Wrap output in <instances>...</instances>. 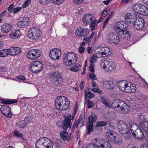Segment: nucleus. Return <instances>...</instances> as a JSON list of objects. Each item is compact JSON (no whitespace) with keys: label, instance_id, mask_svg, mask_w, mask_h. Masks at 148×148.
<instances>
[{"label":"nucleus","instance_id":"f257e3e1","mask_svg":"<svg viewBox=\"0 0 148 148\" xmlns=\"http://www.w3.org/2000/svg\"><path fill=\"white\" fill-rule=\"evenodd\" d=\"M69 103L68 99L64 96L58 97L55 102L56 107L60 111L67 110L69 108Z\"/></svg>","mask_w":148,"mask_h":148},{"label":"nucleus","instance_id":"f03ea898","mask_svg":"<svg viewBox=\"0 0 148 148\" xmlns=\"http://www.w3.org/2000/svg\"><path fill=\"white\" fill-rule=\"evenodd\" d=\"M53 145V142L46 137L40 138L35 143L36 148H52Z\"/></svg>","mask_w":148,"mask_h":148},{"label":"nucleus","instance_id":"7ed1b4c3","mask_svg":"<svg viewBox=\"0 0 148 148\" xmlns=\"http://www.w3.org/2000/svg\"><path fill=\"white\" fill-rule=\"evenodd\" d=\"M76 55L72 52H68L63 56L64 64L68 66H71L77 60Z\"/></svg>","mask_w":148,"mask_h":148},{"label":"nucleus","instance_id":"20e7f679","mask_svg":"<svg viewBox=\"0 0 148 148\" xmlns=\"http://www.w3.org/2000/svg\"><path fill=\"white\" fill-rule=\"evenodd\" d=\"M106 137L108 140L115 144L119 145L122 143V138L119 134L114 133L112 130L108 131L106 134Z\"/></svg>","mask_w":148,"mask_h":148},{"label":"nucleus","instance_id":"39448f33","mask_svg":"<svg viewBox=\"0 0 148 148\" xmlns=\"http://www.w3.org/2000/svg\"><path fill=\"white\" fill-rule=\"evenodd\" d=\"M101 66L108 72H111L116 69V66L114 62L109 58H107L104 60L101 61Z\"/></svg>","mask_w":148,"mask_h":148},{"label":"nucleus","instance_id":"423d86ee","mask_svg":"<svg viewBox=\"0 0 148 148\" xmlns=\"http://www.w3.org/2000/svg\"><path fill=\"white\" fill-rule=\"evenodd\" d=\"M130 127L132 134L133 132H135V130L140 129V128H142L147 133H148V121L140 122L139 123L138 125L135 122H133L131 123V125L130 124Z\"/></svg>","mask_w":148,"mask_h":148},{"label":"nucleus","instance_id":"0eeeda50","mask_svg":"<svg viewBox=\"0 0 148 148\" xmlns=\"http://www.w3.org/2000/svg\"><path fill=\"white\" fill-rule=\"evenodd\" d=\"M49 77L50 82L54 85L57 86L63 83V78L58 73L53 72L50 74Z\"/></svg>","mask_w":148,"mask_h":148},{"label":"nucleus","instance_id":"6e6552de","mask_svg":"<svg viewBox=\"0 0 148 148\" xmlns=\"http://www.w3.org/2000/svg\"><path fill=\"white\" fill-rule=\"evenodd\" d=\"M43 68V64L40 62L37 61H34L32 62L29 67L30 71L33 73L41 71Z\"/></svg>","mask_w":148,"mask_h":148},{"label":"nucleus","instance_id":"1a4fd4ad","mask_svg":"<svg viewBox=\"0 0 148 148\" xmlns=\"http://www.w3.org/2000/svg\"><path fill=\"white\" fill-rule=\"evenodd\" d=\"M40 30L37 27L30 28L28 32V36L33 40H36L40 37L41 35Z\"/></svg>","mask_w":148,"mask_h":148},{"label":"nucleus","instance_id":"9d476101","mask_svg":"<svg viewBox=\"0 0 148 148\" xmlns=\"http://www.w3.org/2000/svg\"><path fill=\"white\" fill-rule=\"evenodd\" d=\"M133 8L136 12L141 15L147 16L148 14V9L145 5L135 4Z\"/></svg>","mask_w":148,"mask_h":148},{"label":"nucleus","instance_id":"9b49d317","mask_svg":"<svg viewBox=\"0 0 148 148\" xmlns=\"http://www.w3.org/2000/svg\"><path fill=\"white\" fill-rule=\"evenodd\" d=\"M94 143L96 145L101 148H112L111 144L109 142L105 140H100L95 138Z\"/></svg>","mask_w":148,"mask_h":148},{"label":"nucleus","instance_id":"f8f14e48","mask_svg":"<svg viewBox=\"0 0 148 148\" xmlns=\"http://www.w3.org/2000/svg\"><path fill=\"white\" fill-rule=\"evenodd\" d=\"M125 102L121 100L115 99L111 105L112 107L117 112L120 113Z\"/></svg>","mask_w":148,"mask_h":148},{"label":"nucleus","instance_id":"ddd939ff","mask_svg":"<svg viewBox=\"0 0 148 148\" xmlns=\"http://www.w3.org/2000/svg\"><path fill=\"white\" fill-rule=\"evenodd\" d=\"M40 55V51L35 49H32L28 51L27 53V56L29 59L32 60L38 58Z\"/></svg>","mask_w":148,"mask_h":148},{"label":"nucleus","instance_id":"4468645a","mask_svg":"<svg viewBox=\"0 0 148 148\" xmlns=\"http://www.w3.org/2000/svg\"><path fill=\"white\" fill-rule=\"evenodd\" d=\"M117 128L120 134H123L125 131L129 130V127L127 124L124 121L119 120L117 122Z\"/></svg>","mask_w":148,"mask_h":148},{"label":"nucleus","instance_id":"2eb2a0df","mask_svg":"<svg viewBox=\"0 0 148 148\" xmlns=\"http://www.w3.org/2000/svg\"><path fill=\"white\" fill-rule=\"evenodd\" d=\"M136 20L134 21L132 24L134 28L137 29H143L144 27L145 21L142 18L137 16Z\"/></svg>","mask_w":148,"mask_h":148},{"label":"nucleus","instance_id":"dca6fc26","mask_svg":"<svg viewBox=\"0 0 148 148\" xmlns=\"http://www.w3.org/2000/svg\"><path fill=\"white\" fill-rule=\"evenodd\" d=\"M61 56V51L58 49H53L50 51L49 53V56L52 60H58Z\"/></svg>","mask_w":148,"mask_h":148},{"label":"nucleus","instance_id":"f3484780","mask_svg":"<svg viewBox=\"0 0 148 148\" xmlns=\"http://www.w3.org/2000/svg\"><path fill=\"white\" fill-rule=\"evenodd\" d=\"M108 40L110 43L118 44L119 43L120 40L117 34L115 33H111L108 35Z\"/></svg>","mask_w":148,"mask_h":148},{"label":"nucleus","instance_id":"a211bd4d","mask_svg":"<svg viewBox=\"0 0 148 148\" xmlns=\"http://www.w3.org/2000/svg\"><path fill=\"white\" fill-rule=\"evenodd\" d=\"M75 32L76 36L82 37L88 35L89 31L87 28H85L83 27H80L77 28Z\"/></svg>","mask_w":148,"mask_h":148},{"label":"nucleus","instance_id":"6ab92c4d","mask_svg":"<svg viewBox=\"0 0 148 148\" xmlns=\"http://www.w3.org/2000/svg\"><path fill=\"white\" fill-rule=\"evenodd\" d=\"M29 20L28 18H20L17 22V25L19 28L27 27Z\"/></svg>","mask_w":148,"mask_h":148},{"label":"nucleus","instance_id":"aec40b11","mask_svg":"<svg viewBox=\"0 0 148 148\" xmlns=\"http://www.w3.org/2000/svg\"><path fill=\"white\" fill-rule=\"evenodd\" d=\"M1 113L5 116L10 118L12 115V113L11 111L10 108L8 106H3L1 108Z\"/></svg>","mask_w":148,"mask_h":148},{"label":"nucleus","instance_id":"412c9836","mask_svg":"<svg viewBox=\"0 0 148 148\" xmlns=\"http://www.w3.org/2000/svg\"><path fill=\"white\" fill-rule=\"evenodd\" d=\"M132 135L135 138L140 141L143 140L145 138L143 132L140 129L135 130V132H133Z\"/></svg>","mask_w":148,"mask_h":148},{"label":"nucleus","instance_id":"4be33fe9","mask_svg":"<svg viewBox=\"0 0 148 148\" xmlns=\"http://www.w3.org/2000/svg\"><path fill=\"white\" fill-rule=\"evenodd\" d=\"M94 17L91 14H85L82 18V22L85 25L90 24V23L94 19Z\"/></svg>","mask_w":148,"mask_h":148},{"label":"nucleus","instance_id":"5701e85b","mask_svg":"<svg viewBox=\"0 0 148 148\" xmlns=\"http://www.w3.org/2000/svg\"><path fill=\"white\" fill-rule=\"evenodd\" d=\"M137 16L136 15L132 16L130 13H127L125 15V21L128 23L132 25L134 21L136 20Z\"/></svg>","mask_w":148,"mask_h":148},{"label":"nucleus","instance_id":"b1692460","mask_svg":"<svg viewBox=\"0 0 148 148\" xmlns=\"http://www.w3.org/2000/svg\"><path fill=\"white\" fill-rule=\"evenodd\" d=\"M99 49L101 50L100 52L101 56L103 57L108 56L111 54V49L107 47H100Z\"/></svg>","mask_w":148,"mask_h":148},{"label":"nucleus","instance_id":"393cba45","mask_svg":"<svg viewBox=\"0 0 148 148\" xmlns=\"http://www.w3.org/2000/svg\"><path fill=\"white\" fill-rule=\"evenodd\" d=\"M128 84L125 80H122L118 82L117 83V86L119 89L125 92L127 88Z\"/></svg>","mask_w":148,"mask_h":148},{"label":"nucleus","instance_id":"a878e982","mask_svg":"<svg viewBox=\"0 0 148 148\" xmlns=\"http://www.w3.org/2000/svg\"><path fill=\"white\" fill-rule=\"evenodd\" d=\"M61 126L63 129L66 130L68 128H71L72 125V122L69 119H65L62 123Z\"/></svg>","mask_w":148,"mask_h":148},{"label":"nucleus","instance_id":"bb28decb","mask_svg":"<svg viewBox=\"0 0 148 148\" xmlns=\"http://www.w3.org/2000/svg\"><path fill=\"white\" fill-rule=\"evenodd\" d=\"M12 25L8 23H4L1 26L2 32L4 33H8L11 30Z\"/></svg>","mask_w":148,"mask_h":148},{"label":"nucleus","instance_id":"cd10ccee","mask_svg":"<svg viewBox=\"0 0 148 148\" xmlns=\"http://www.w3.org/2000/svg\"><path fill=\"white\" fill-rule=\"evenodd\" d=\"M10 55L14 56L18 55L21 52V48L18 47H14L10 48Z\"/></svg>","mask_w":148,"mask_h":148},{"label":"nucleus","instance_id":"c85d7f7f","mask_svg":"<svg viewBox=\"0 0 148 148\" xmlns=\"http://www.w3.org/2000/svg\"><path fill=\"white\" fill-rule=\"evenodd\" d=\"M21 34L19 30H15L10 32L9 36L11 38L14 39L19 38Z\"/></svg>","mask_w":148,"mask_h":148},{"label":"nucleus","instance_id":"c756f323","mask_svg":"<svg viewBox=\"0 0 148 148\" xmlns=\"http://www.w3.org/2000/svg\"><path fill=\"white\" fill-rule=\"evenodd\" d=\"M121 38L128 39L130 37V35L129 32L127 30H122L119 33V35Z\"/></svg>","mask_w":148,"mask_h":148},{"label":"nucleus","instance_id":"7c9ffc66","mask_svg":"<svg viewBox=\"0 0 148 148\" xmlns=\"http://www.w3.org/2000/svg\"><path fill=\"white\" fill-rule=\"evenodd\" d=\"M29 119L28 117H26L24 120H21L17 123V125L20 128H23L25 127L28 122H29Z\"/></svg>","mask_w":148,"mask_h":148},{"label":"nucleus","instance_id":"2f4dec72","mask_svg":"<svg viewBox=\"0 0 148 148\" xmlns=\"http://www.w3.org/2000/svg\"><path fill=\"white\" fill-rule=\"evenodd\" d=\"M126 89V90L125 91V92H134L135 91L136 88L134 84H130V86H128V85Z\"/></svg>","mask_w":148,"mask_h":148},{"label":"nucleus","instance_id":"473e14b6","mask_svg":"<svg viewBox=\"0 0 148 148\" xmlns=\"http://www.w3.org/2000/svg\"><path fill=\"white\" fill-rule=\"evenodd\" d=\"M97 119V117L93 113H92L91 115L88 117V120L89 124L93 125V123L95 122Z\"/></svg>","mask_w":148,"mask_h":148},{"label":"nucleus","instance_id":"72a5a7b5","mask_svg":"<svg viewBox=\"0 0 148 148\" xmlns=\"http://www.w3.org/2000/svg\"><path fill=\"white\" fill-rule=\"evenodd\" d=\"M123 105L120 113L125 114L128 113L130 111L129 106L125 102Z\"/></svg>","mask_w":148,"mask_h":148},{"label":"nucleus","instance_id":"f704fd0d","mask_svg":"<svg viewBox=\"0 0 148 148\" xmlns=\"http://www.w3.org/2000/svg\"><path fill=\"white\" fill-rule=\"evenodd\" d=\"M120 134L124 138L127 140L130 139L131 136V134L130 133V131L129 130L125 131V132H124L123 134Z\"/></svg>","mask_w":148,"mask_h":148},{"label":"nucleus","instance_id":"c9c22d12","mask_svg":"<svg viewBox=\"0 0 148 148\" xmlns=\"http://www.w3.org/2000/svg\"><path fill=\"white\" fill-rule=\"evenodd\" d=\"M1 101L3 103L6 104L16 103L18 102L17 100L15 99H7L6 100L2 99L1 100Z\"/></svg>","mask_w":148,"mask_h":148},{"label":"nucleus","instance_id":"e433bc0d","mask_svg":"<svg viewBox=\"0 0 148 148\" xmlns=\"http://www.w3.org/2000/svg\"><path fill=\"white\" fill-rule=\"evenodd\" d=\"M68 133L66 131H63L60 133V137L64 140H67Z\"/></svg>","mask_w":148,"mask_h":148},{"label":"nucleus","instance_id":"4c0bfd02","mask_svg":"<svg viewBox=\"0 0 148 148\" xmlns=\"http://www.w3.org/2000/svg\"><path fill=\"white\" fill-rule=\"evenodd\" d=\"M110 125L109 122H106L105 121H100L97 123L96 127L106 126L107 125Z\"/></svg>","mask_w":148,"mask_h":148},{"label":"nucleus","instance_id":"58836bf2","mask_svg":"<svg viewBox=\"0 0 148 148\" xmlns=\"http://www.w3.org/2000/svg\"><path fill=\"white\" fill-rule=\"evenodd\" d=\"M101 101L106 106L110 107L108 103V101L107 99L104 97H101Z\"/></svg>","mask_w":148,"mask_h":148},{"label":"nucleus","instance_id":"ea45409f","mask_svg":"<svg viewBox=\"0 0 148 148\" xmlns=\"http://www.w3.org/2000/svg\"><path fill=\"white\" fill-rule=\"evenodd\" d=\"M90 27L91 29V31H93L95 27L97 24V22L96 19H93V20L90 22Z\"/></svg>","mask_w":148,"mask_h":148},{"label":"nucleus","instance_id":"a19ab883","mask_svg":"<svg viewBox=\"0 0 148 148\" xmlns=\"http://www.w3.org/2000/svg\"><path fill=\"white\" fill-rule=\"evenodd\" d=\"M80 123V122H79V121H78L77 120L75 121H74V123L71 128V131L73 132H74L75 129L77 128L79 126L78 124Z\"/></svg>","mask_w":148,"mask_h":148},{"label":"nucleus","instance_id":"79ce46f5","mask_svg":"<svg viewBox=\"0 0 148 148\" xmlns=\"http://www.w3.org/2000/svg\"><path fill=\"white\" fill-rule=\"evenodd\" d=\"M93 128V125L89 124V125L88 126L86 127L87 131L86 134L88 135L92 131Z\"/></svg>","mask_w":148,"mask_h":148},{"label":"nucleus","instance_id":"37998d69","mask_svg":"<svg viewBox=\"0 0 148 148\" xmlns=\"http://www.w3.org/2000/svg\"><path fill=\"white\" fill-rule=\"evenodd\" d=\"M114 88V83L112 81H110L109 84L106 86V88L108 89L113 90Z\"/></svg>","mask_w":148,"mask_h":148},{"label":"nucleus","instance_id":"c03bdc74","mask_svg":"<svg viewBox=\"0 0 148 148\" xmlns=\"http://www.w3.org/2000/svg\"><path fill=\"white\" fill-rule=\"evenodd\" d=\"M85 114L84 113H81L79 118V120L77 121H79L80 123V121L84 123L85 121Z\"/></svg>","mask_w":148,"mask_h":148},{"label":"nucleus","instance_id":"a18cd8bd","mask_svg":"<svg viewBox=\"0 0 148 148\" xmlns=\"http://www.w3.org/2000/svg\"><path fill=\"white\" fill-rule=\"evenodd\" d=\"M94 38H95L94 39V40L93 41H94L93 42L94 43L96 41V34H95V32H93L92 33L90 36L89 37L88 36V38L89 39V40H90V41L91 42V40Z\"/></svg>","mask_w":148,"mask_h":148},{"label":"nucleus","instance_id":"49530a36","mask_svg":"<svg viewBox=\"0 0 148 148\" xmlns=\"http://www.w3.org/2000/svg\"><path fill=\"white\" fill-rule=\"evenodd\" d=\"M95 95L91 92H86L85 96L88 98L91 99L92 98L94 97Z\"/></svg>","mask_w":148,"mask_h":148},{"label":"nucleus","instance_id":"de8ad7c7","mask_svg":"<svg viewBox=\"0 0 148 148\" xmlns=\"http://www.w3.org/2000/svg\"><path fill=\"white\" fill-rule=\"evenodd\" d=\"M14 135L17 137L23 139V135L21 133H20L18 130H14Z\"/></svg>","mask_w":148,"mask_h":148},{"label":"nucleus","instance_id":"09e8293b","mask_svg":"<svg viewBox=\"0 0 148 148\" xmlns=\"http://www.w3.org/2000/svg\"><path fill=\"white\" fill-rule=\"evenodd\" d=\"M97 57L95 54H94L90 58V61L91 62V63L93 64L96 62V60Z\"/></svg>","mask_w":148,"mask_h":148},{"label":"nucleus","instance_id":"8fccbe9b","mask_svg":"<svg viewBox=\"0 0 148 148\" xmlns=\"http://www.w3.org/2000/svg\"><path fill=\"white\" fill-rule=\"evenodd\" d=\"M93 143L89 144L86 146V148H100L96 145V144L94 143V140H93Z\"/></svg>","mask_w":148,"mask_h":148},{"label":"nucleus","instance_id":"3c124183","mask_svg":"<svg viewBox=\"0 0 148 148\" xmlns=\"http://www.w3.org/2000/svg\"><path fill=\"white\" fill-rule=\"evenodd\" d=\"M89 78L92 80V81L95 80L97 79V77L96 75L93 73H90L89 74Z\"/></svg>","mask_w":148,"mask_h":148},{"label":"nucleus","instance_id":"603ef678","mask_svg":"<svg viewBox=\"0 0 148 148\" xmlns=\"http://www.w3.org/2000/svg\"><path fill=\"white\" fill-rule=\"evenodd\" d=\"M16 78L18 80L23 81H25L26 79L25 77L22 75H20L19 76H17L16 77Z\"/></svg>","mask_w":148,"mask_h":148},{"label":"nucleus","instance_id":"864d4df0","mask_svg":"<svg viewBox=\"0 0 148 148\" xmlns=\"http://www.w3.org/2000/svg\"><path fill=\"white\" fill-rule=\"evenodd\" d=\"M31 0H25L22 5L23 8H25L27 7L31 3Z\"/></svg>","mask_w":148,"mask_h":148},{"label":"nucleus","instance_id":"5fc2aeb1","mask_svg":"<svg viewBox=\"0 0 148 148\" xmlns=\"http://www.w3.org/2000/svg\"><path fill=\"white\" fill-rule=\"evenodd\" d=\"M53 3L55 5H60L64 1V0H52Z\"/></svg>","mask_w":148,"mask_h":148},{"label":"nucleus","instance_id":"6e6d98bb","mask_svg":"<svg viewBox=\"0 0 148 148\" xmlns=\"http://www.w3.org/2000/svg\"><path fill=\"white\" fill-rule=\"evenodd\" d=\"M3 51L5 57H6L9 54L10 55V48L7 49H3Z\"/></svg>","mask_w":148,"mask_h":148},{"label":"nucleus","instance_id":"4d7b16f0","mask_svg":"<svg viewBox=\"0 0 148 148\" xmlns=\"http://www.w3.org/2000/svg\"><path fill=\"white\" fill-rule=\"evenodd\" d=\"M125 24V22L124 21H121L118 22L117 23V25L122 30L123 24Z\"/></svg>","mask_w":148,"mask_h":148},{"label":"nucleus","instance_id":"13d9d810","mask_svg":"<svg viewBox=\"0 0 148 148\" xmlns=\"http://www.w3.org/2000/svg\"><path fill=\"white\" fill-rule=\"evenodd\" d=\"M114 30L117 33H118L119 35V33L120 32H121V31H122L121 29L120 28L119 26L117 25V24L116 26L114 27Z\"/></svg>","mask_w":148,"mask_h":148},{"label":"nucleus","instance_id":"bf43d9fd","mask_svg":"<svg viewBox=\"0 0 148 148\" xmlns=\"http://www.w3.org/2000/svg\"><path fill=\"white\" fill-rule=\"evenodd\" d=\"M94 64L91 63L89 67V70L90 71L94 73L95 71V70L94 68Z\"/></svg>","mask_w":148,"mask_h":148},{"label":"nucleus","instance_id":"052dcab7","mask_svg":"<svg viewBox=\"0 0 148 148\" xmlns=\"http://www.w3.org/2000/svg\"><path fill=\"white\" fill-rule=\"evenodd\" d=\"M88 106L89 108H92L93 106L92 102L89 99L88 100Z\"/></svg>","mask_w":148,"mask_h":148},{"label":"nucleus","instance_id":"680f3d73","mask_svg":"<svg viewBox=\"0 0 148 148\" xmlns=\"http://www.w3.org/2000/svg\"><path fill=\"white\" fill-rule=\"evenodd\" d=\"M14 7V5L12 4L10 5L8 8V11L9 12V13H10L13 12V8Z\"/></svg>","mask_w":148,"mask_h":148},{"label":"nucleus","instance_id":"e2e57ef3","mask_svg":"<svg viewBox=\"0 0 148 148\" xmlns=\"http://www.w3.org/2000/svg\"><path fill=\"white\" fill-rule=\"evenodd\" d=\"M109 19L108 18H106L103 22V29H104L106 27V25L108 23Z\"/></svg>","mask_w":148,"mask_h":148},{"label":"nucleus","instance_id":"0e129e2a","mask_svg":"<svg viewBox=\"0 0 148 148\" xmlns=\"http://www.w3.org/2000/svg\"><path fill=\"white\" fill-rule=\"evenodd\" d=\"M85 49L84 47L81 46L79 47L78 50L80 53H82L84 52Z\"/></svg>","mask_w":148,"mask_h":148},{"label":"nucleus","instance_id":"69168bd1","mask_svg":"<svg viewBox=\"0 0 148 148\" xmlns=\"http://www.w3.org/2000/svg\"><path fill=\"white\" fill-rule=\"evenodd\" d=\"M138 118L141 120L145 119H146V116L145 115H143L142 114L138 115Z\"/></svg>","mask_w":148,"mask_h":148},{"label":"nucleus","instance_id":"338daca9","mask_svg":"<svg viewBox=\"0 0 148 148\" xmlns=\"http://www.w3.org/2000/svg\"><path fill=\"white\" fill-rule=\"evenodd\" d=\"M92 48L90 47H88L86 50L87 51V52L90 54L92 53Z\"/></svg>","mask_w":148,"mask_h":148},{"label":"nucleus","instance_id":"774afa93","mask_svg":"<svg viewBox=\"0 0 148 148\" xmlns=\"http://www.w3.org/2000/svg\"><path fill=\"white\" fill-rule=\"evenodd\" d=\"M141 148H148V144L146 143L142 144L140 145Z\"/></svg>","mask_w":148,"mask_h":148}]
</instances>
